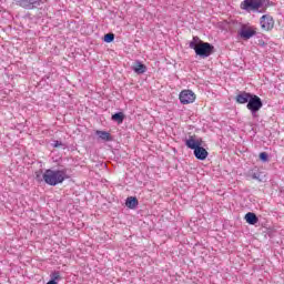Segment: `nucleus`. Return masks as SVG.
<instances>
[{
    "instance_id": "nucleus-11",
    "label": "nucleus",
    "mask_w": 284,
    "mask_h": 284,
    "mask_svg": "<svg viewBox=\"0 0 284 284\" xmlns=\"http://www.w3.org/2000/svg\"><path fill=\"white\" fill-rule=\"evenodd\" d=\"M252 94L245 91H241L240 93H237V95L235 97V101L236 103H240L241 105L248 103L250 99H251Z\"/></svg>"
},
{
    "instance_id": "nucleus-22",
    "label": "nucleus",
    "mask_w": 284,
    "mask_h": 284,
    "mask_svg": "<svg viewBox=\"0 0 284 284\" xmlns=\"http://www.w3.org/2000/svg\"><path fill=\"white\" fill-rule=\"evenodd\" d=\"M47 284H58L54 280L49 281Z\"/></svg>"
},
{
    "instance_id": "nucleus-15",
    "label": "nucleus",
    "mask_w": 284,
    "mask_h": 284,
    "mask_svg": "<svg viewBox=\"0 0 284 284\" xmlns=\"http://www.w3.org/2000/svg\"><path fill=\"white\" fill-rule=\"evenodd\" d=\"M125 205L130 210H134V207H136V205H139V200H136V197L130 196L126 199Z\"/></svg>"
},
{
    "instance_id": "nucleus-17",
    "label": "nucleus",
    "mask_w": 284,
    "mask_h": 284,
    "mask_svg": "<svg viewBox=\"0 0 284 284\" xmlns=\"http://www.w3.org/2000/svg\"><path fill=\"white\" fill-rule=\"evenodd\" d=\"M104 41L105 43H112V41H114V33H106L104 36Z\"/></svg>"
},
{
    "instance_id": "nucleus-6",
    "label": "nucleus",
    "mask_w": 284,
    "mask_h": 284,
    "mask_svg": "<svg viewBox=\"0 0 284 284\" xmlns=\"http://www.w3.org/2000/svg\"><path fill=\"white\" fill-rule=\"evenodd\" d=\"M246 108L247 110H250V112H252V114H254L258 112L261 108H263V101H261V98L258 95L252 94L248 99Z\"/></svg>"
},
{
    "instance_id": "nucleus-19",
    "label": "nucleus",
    "mask_w": 284,
    "mask_h": 284,
    "mask_svg": "<svg viewBox=\"0 0 284 284\" xmlns=\"http://www.w3.org/2000/svg\"><path fill=\"white\" fill-rule=\"evenodd\" d=\"M51 278H52L51 281H54V282L59 281L61 278V273H59L58 271L53 272L51 274Z\"/></svg>"
},
{
    "instance_id": "nucleus-10",
    "label": "nucleus",
    "mask_w": 284,
    "mask_h": 284,
    "mask_svg": "<svg viewBox=\"0 0 284 284\" xmlns=\"http://www.w3.org/2000/svg\"><path fill=\"white\" fill-rule=\"evenodd\" d=\"M254 34H256V30H254L253 28L250 27H243L240 31V37L242 39H245L247 41V39H252V37H254Z\"/></svg>"
},
{
    "instance_id": "nucleus-7",
    "label": "nucleus",
    "mask_w": 284,
    "mask_h": 284,
    "mask_svg": "<svg viewBox=\"0 0 284 284\" xmlns=\"http://www.w3.org/2000/svg\"><path fill=\"white\" fill-rule=\"evenodd\" d=\"M179 99L182 105H190L196 101V94L192 90H183L180 92Z\"/></svg>"
},
{
    "instance_id": "nucleus-8",
    "label": "nucleus",
    "mask_w": 284,
    "mask_h": 284,
    "mask_svg": "<svg viewBox=\"0 0 284 284\" xmlns=\"http://www.w3.org/2000/svg\"><path fill=\"white\" fill-rule=\"evenodd\" d=\"M185 145L190 150H196V148L203 145V139H199L196 135H190L189 139L185 140Z\"/></svg>"
},
{
    "instance_id": "nucleus-4",
    "label": "nucleus",
    "mask_w": 284,
    "mask_h": 284,
    "mask_svg": "<svg viewBox=\"0 0 284 284\" xmlns=\"http://www.w3.org/2000/svg\"><path fill=\"white\" fill-rule=\"evenodd\" d=\"M16 6L23 8L24 10H34L39 6H43L48 0H14Z\"/></svg>"
},
{
    "instance_id": "nucleus-1",
    "label": "nucleus",
    "mask_w": 284,
    "mask_h": 284,
    "mask_svg": "<svg viewBox=\"0 0 284 284\" xmlns=\"http://www.w3.org/2000/svg\"><path fill=\"white\" fill-rule=\"evenodd\" d=\"M271 6L273 3L270 0H244L240 8L245 12H265Z\"/></svg>"
},
{
    "instance_id": "nucleus-20",
    "label": "nucleus",
    "mask_w": 284,
    "mask_h": 284,
    "mask_svg": "<svg viewBox=\"0 0 284 284\" xmlns=\"http://www.w3.org/2000/svg\"><path fill=\"white\" fill-rule=\"evenodd\" d=\"M260 160L263 161V163H267L268 161V155L266 152L260 153Z\"/></svg>"
},
{
    "instance_id": "nucleus-18",
    "label": "nucleus",
    "mask_w": 284,
    "mask_h": 284,
    "mask_svg": "<svg viewBox=\"0 0 284 284\" xmlns=\"http://www.w3.org/2000/svg\"><path fill=\"white\" fill-rule=\"evenodd\" d=\"M36 181H38V183H41V181H43V171H37L36 172Z\"/></svg>"
},
{
    "instance_id": "nucleus-12",
    "label": "nucleus",
    "mask_w": 284,
    "mask_h": 284,
    "mask_svg": "<svg viewBox=\"0 0 284 284\" xmlns=\"http://www.w3.org/2000/svg\"><path fill=\"white\" fill-rule=\"evenodd\" d=\"M146 70L148 67H145V64L141 62H135L133 65V71L135 72V74H145Z\"/></svg>"
},
{
    "instance_id": "nucleus-21",
    "label": "nucleus",
    "mask_w": 284,
    "mask_h": 284,
    "mask_svg": "<svg viewBox=\"0 0 284 284\" xmlns=\"http://www.w3.org/2000/svg\"><path fill=\"white\" fill-rule=\"evenodd\" d=\"M61 145H62L61 142H59V141L54 142V148H61Z\"/></svg>"
},
{
    "instance_id": "nucleus-2",
    "label": "nucleus",
    "mask_w": 284,
    "mask_h": 284,
    "mask_svg": "<svg viewBox=\"0 0 284 284\" xmlns=\"http://www.w3.org/2000/svg\"><path fill=\"white\" fill-rule=\"evenodd\" d=\"M190 48L194 50L197 57H202L203 59H207V57L214 53V45L203 42L199 37L193 38V41L190 42Z\"/></svg>"
},
{
    "instance_id": "nucleus-3",
    "label": "nucleus",
    "mask_w": 284,
    "mask_h": 284,
    "mask_svg": "<svg viewBox=\"0 0 284 284\" xmlns=\"http://www.w3.org/2000/svg\"><path fill=\"white\" fill-rule=\"evenodd\" d=\"M68 179V173L65 170H52L48 169L43 173V181L47 185H59V183H63Z\"/></svg>"
},
{
    "instance_id": "nucleus-14",
    "label": "nucleus",
    "mask_w": 284,
    "mask_h": 284,
    "mask_svg": "<svg viewBox=\"0 0 284 284\" xmlns=\"http://www.w3.org/2000/svg\"><path fill=\"white\" fill-rule=\"evenodd\" d=\"M97 136L102 141H112V135L106 131H95Z\"/></svg>"
},
{
    "instance_id": "nucleus-13",
    "label": "nucleus",
    "mask_w": 284,
    "mask_h": 284,
    "mask_svg": "<svg viewBox=\"0 0 284 284\" xmlns=\"http://www.w3.org/2000/svg\"><path fill=\"white\" fill-rule=\"evenodd\" d=\"M245 221L248 223V225H256V223H258V217L256 214L248 212L245 214Z\"/></svg>"
},
{
    "instance_id": "nucleus-5",
    "label": "nucleus",
    "mask_w": 284,
    "mask_h": 284,
    "mask_svg": "<svg viewBox=\"0 0 284 284\" xmlns=\"http://www.w3.org/2000/svg\"><path fill=\"white\" fill-rule=\"evenodd\" d=\"M260 26L264 32H271L274 30L275 21L274 17L270 14H264L260 18Z\"/></svg>"
},
{
    "instance_id": "nucleus-9",
    "label": "nucleus",
    "mask_w": 284,
    "mask_h": 284,
    "mask_svg": "<svg viewBox=\"0 0 284 284\" xmlns=\"http://www.w3.org/2000/svg\"><path fill=\"white\" fill-rule=\"evenodd\" d=\"M209 154L210 153L207 152V150H205V148H203L202 145L194 149V156H195V159H199V161H205V159H207Z\"/></svg>"
},
{
    "instance_id": "nucleus-16",
    "label": "nucleus",
    "mask_w": 284,
    "mask_h": 284,
    "mask_svg": "<svg viewBox=\"0 0 284 284\" xmlns=\"http://www.w3.org/2000/svg\"><path fill=\"white\" fill-rule=\"evenodd\" d=\"M124 119L125 114L123 112H118L112 115V121H115L119 124L123 123Z\"/></svg>"
}]
</instances>
